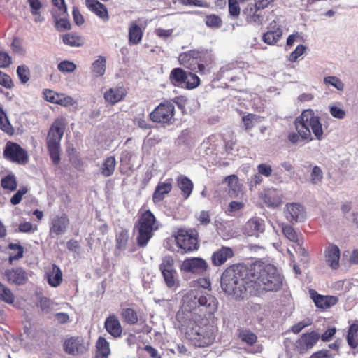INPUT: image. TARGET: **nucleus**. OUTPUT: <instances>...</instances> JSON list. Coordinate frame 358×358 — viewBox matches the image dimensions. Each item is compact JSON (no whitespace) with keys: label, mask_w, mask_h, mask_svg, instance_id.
Segmentation results:
<instances>
[{"label":"nucleus","mask_w":358,"mask_h":358,"mask_svg":"<svg viewBox=\"0 0 358 358\" xmlns=\"http://www.w3.org/2000/svg\"><path fill=\"white\" fill-rule=\"evenodd\" d=\"M1 187L10 191H15L17 187V182L15 176L13 173H9L5 177L1 178Z\"/></svg>","instance_id":"obj_42"},{"label":"nucleus","mask_w":358,"mask_h":358,"mask_svg":"<svg viewBox=\"0 0 358 358\" xmlns=\"http://www.w3.org/2000/svg\"><path fill=\"white\" fill-rule=\"evenodd\" d=\"M282 35V31H267L262 36L263 41L268 44L273 45L277 43Z\"/></svg>","instance_id":"obj_44"},{"label":"nucleus","mask_w":358,"mask_h":358,"mask_svg":"<svg viewBox=\"0 0 358 358\" xmlns=\"http://www.w3.org/2000/svg\"><path fill=\"white\" fill-rule=\"evenodd\" d=\"M323 178V172L318 166H313L310 173V182L314 185L319 184Z\"/></svg>","instance_id":"obj_52"},{"label":"nucleus","mask_w":358,"mask_h":358,"mask_svg":"<svg viewBox=\"0 0 358 358\" xmlns=\"http://www.w3.org/2000/svg\"><path fill=\"white\" fill-rule=\"evenodd\" d=\"M217 305L216 298L201 288L189 290L182 297V308L189 313L199 309L211 315L217 310Z\"/></svg>","instance_id":"obj_4"},{"label":"nucleus","mask_w":358,"mask_h":358,"mask_svg":"<svg viewBox=\"0 0 358 358\" xmlns=\"http://www.w3.org/2000/svg\"><path fill=\"white\" fill-rule=\"evenodd\" d=\"M228 185V194L231 197H240L243 194V185L240 183L236 175H231L225 178Z\"/></svg>","instance_id":"obj_24"},{"label":"nucleus","mask_w":358,"mask_h":358,"mask_svg":"<svg viewBox=\"0 0 358 358\" xmlns=\"http://www.w3.org/2000/svg\"><path fill=\"white\" fill-rule=\"evenodd\" d=\"M249 277L248 286L252 295H258L264 291H277L282 283L281 275L271 264L255 265L249 270Z\"/></svg>","instance_id":"obj_2"},{"label":"nucleus","mask_w":358,"mask_h":358,"mask_svg":"<svg viewBox=\"0 0 358 358\" xmlns=\"http://www.w3.org/2000/svg\"><path fill=\"white\" fill-rule=\"evenodd\" d=\"M5 276L8 281L15 285H23L28 280L27 273L21 268L7 270L5 272Z\"/></svg>","instance_id":"obj_25"},{"label":"nucleus","mask_w":358,"mask_h":358,"mask_svg":"<svg viewBox=\"0 0 358 358\" xmlns=\"http://www.w3.org/2000/svg\"><path fill=\"white\" fill-rule=\"evenodd\" d=\"M122 316L124 321L129 324H134L138 322V315L136 311L127 308L122 310Z\"/></svg>","instance_id":"obj_47"},{"label":"nucleus","mask_w":358,"mask_h":358,"mask_svg":"<svg viewBox=\"0 0 358 358\" xmlns=\"http://www.w3.org/2000/svg\"><path fill=\"white\" fill-rule=\"evenodd\" d=\"M196 219L202 225H207L210 222L209 213L206 210H201L195 215Z\"/></svg>","instance_id":"obj_61"},{"label":"nucleus","mask_w":358,"mask_h":358,"mask_svg":"<svg viewBox=\"0 0 358 358\" xmlns=\"http://www.w3.org/2000/svg\"><path fill=\"white\" fill-rule=\"evenodd\" d=\"M306 49V48L303 45H298L295 50L289 55V61L292 62H296L304 53Z\"/></svg>","instance_id":"obj_60"},{"label":"nucleus","mask_w":358,"mask_h":358,"mask_svg":"<svg viewBox=\"0 0 358 358\" xmlns=\"http://www.w3.org/2000/svg\"><path fill=\"white\" fill-rule=\"evenodd\" d=\"M116 166V160L113 156L108 157L103 161L100 167V173L104 177H109L114 173Z\"/></svg>","instance_id":"obj_35"},{"label":"nucleus","mask_w":358,"mask_h":358,"mask_svg":"<svg viewBox=\"0 0 358 358\" xmlns=\"http://www.w3.org/2000/svg\"><path fill=\"white\" fill-rule=\"evenodd\" d=\"M57 69L62 73H72L76 69V65L68 60L62 61L58 64Z\"/></svg>","instance_id":"obj_51"},{"label":"nucleus","mask_w":358,"mask_h":358,"mask_svg":"<svg viewBox=\"0 0 358 358\" xmlns=\"http://www.w3.org/2000/svg\"><path fill=\"white\" fill-rule=\"evenodd\" d=\"M243 231L248 236L259 237L265 231L264 220L257 217L250 218L245 223Z\"/></svg>","instance_id":"obj_16"},{"label":"nucleus","mask_w":358,"mask_h":358,"mask_svg":"<svg viewBox=\"0 0 358 358\" xmlns=\"http://www.w3.org/2000/svg\"><path fill=\"white\" fill-rule=\"evenodd\" d=\"M53 302L47 297H41L38 301V306L45 313H50L53 308Z\"/></svg>","instance_id":"obj_54"},{"label":"nucleus","mask_w":358,"mask_h":358,"mask_svg":"<svg viewBox=\"0 0 358 358\" xmlns=\"http://www.w3.org/2000/svg\"><path fill=\"white\" fill-rule=\"evenodd\" d=\"M64 348L66 353L77 355L87 352L88 348L83 338L71 337L64 341Z\"/></svg>","instance_id":"obj_15"},{"label":"nucleus","mask_w":358,"mask_h":358,"mask_svg":"<svg viewBox=\"0 0 358 358\" xmlns=\"http://www.w3.org/2000/svg\"><path fill=\"white\" fill-rule=\"evenodd\" d=\"M129 240V231L124 229H119L116 232V247L119 250H125Z\"/></svg>","instance_id":"obj_40"},{"label":"nucleus","mask_w":358,"mask_h":358,"mask_svg":"<svg viewBox=\"0 0 358 358\" xmlns=\"http://www.w3.org/2000/svg\"><path fill=\"white\" fill-rule=\"evenodd\" d=\"M172 189V179H166L164 182H159L157 185L152 195L154 203H158L164 199V196Z\"/></svg>","instance_id":"obj_27"},{"label":"nucleus","mask_w":358,"mask_h":358,"mask_svg":"<svg viewBox=\"0 0 358 358\" xmlns=\"http://www.w3.org/2000/svg\"><path fill=\"white\" fill-rule=\"evenodd\" d=\"M17 76L22 83H26L29 80L30 72L29 68L25 65H21L17 69Z\"/></svg>","instance_id":"obj_55"},{"label":"nucleus","mask_w":358,"mask_h":358,"mask_svg":"<svg viewBox=\"0 0 358 358\" xmlns=\"http://www.w3.org/2000/svg\"><path fill=\"white\" fill-rule=\"evenodd\" d=\"M211 59V55L207 50H192L180 54L178 61L184 67L192 71H203L205 66L201 62Z\"/></svg>","instance_id":"obj_8"},{"label":"nucleus","mask_w":358,"mask_h":358,"mask_svg":"<svg viewBox=\"0 0 358 358\" xmlns=\"http://www.w3.org/2000/svg\"><path fill=\"white\" fill-rule=\"evenodd\" d=\"M309 294L315 305L321 309L329 308L338 301V299L336 296L321 295L314 289H310Z\"/></svg>","instance_id":"obj_18"},{"label":"nucleus","mask_w":358,"mask_h":358,"mask_svg":"<svg viewBox=\"0 0 358 358\" xmlns=\"http://www.w3.org/2000/svg\"><path fill=\"white\" fill-rule=\"evenodd\" d=\"M243 15L250 24H261L264 21L262 11L257 9L252 3L248 4L243 10Z\"/></svg>","instance_id":"obj_21"},{"label":"nucleus","mask_w":358,"mask_h":358,"mask_svg":"<svg viewBox=\"0 0 358 358\" xmlns=\"http://www.w3.org/2000/svg\"><path fill=\"white\" fill-rule=\"evenodd\" d=\"M136 229L138 245L145 246L153 236V232L158 229L156 218L150 210H145L141 214Z\"/></svg>","instance_id":"obj_7"},{"label":"nucleus","mask_w":358,"mask_h":358,"mask_svg":"<svg viewBox=\"0 0 358 358\" xmlns=\"http://www.w3.org/2000/svg\"><path fill=\"white\" fill-rule=\"evenodd\" d=\"M177 318L180 323L181 331L194 346L204 348L213 343L215 331L206 320L194 318L192 314L182 317L180 313L177 315Z\"/></svg>","instance_id":"obj_1"},{"label":"nucleus","mask_w":358,"mask_h":358,"mask_svg":"<svg viewBox=\"0 0 358 358\" xmlns=\"http://www.w3.org/2000/svg\"><path fill=\"white\" fill-rule=\"evenodd\" d=\"M258 173L262 176H265L266 178L270 177L272 175L273 169L271 165L266 163H262L259 164L257 167Z\"/></svg>","instance_id":"obj_59"},{"label":"nucleus","mask_w":358,"mask_h":358,"mask_svg":"<svg viewBox=\"0 0 358 358\" xmlns=\"http://www.w3.org/2000/svg\"><path fill=\"white\" fill-rule=\"evenodd\" d=\"M62 41L65 45L71 47H80L83 44L82 38L73 33L64 34L62 37Z\"/></svg>","instance_id":"obj_41"},{"label":"nucleus","mask_w":358,"mask_h":358,"mask_svg":"<svg viewBox=\"0 0 358 358\" xmlns=\"http://www.w3.org/2000/svg\"><path fill=\"white\" fill-rule=\"evenodd\" d=\"M323 81L326 85H331L339 91H343L344 90V83L336 76H327L324 78Z\"/></svg>","instance_id":"obj_48"},{"label":"nucleus","mask_w":358,"mask_h":358,"mask_svg":"<svg viewBox=\"0 0 358 358\" xmlns=\"http://www.w3.org/2000/svg\"><path fill=\"white\" fill-rule=\"evenodd\" d=\"M59 98H58L56 104H59L64 106H73L76 102L71 96H66L64 94H59Z\"/></svg>","instance_id":"obj_63"},{"label":"nucleus","mask_w":358,"mask_h":358,"mask_svg":"<svg viewBox=\"0 0 358 358\" xmlns=\"http://www.w3.org/2000/svg\"><path fill=\"white\" fill-rule=\"evenodd\" d=\"M143 31L141 27L136 22H132L129 27V43L137 45L142 40Z\"/></svg>","instance_id":"obj_31"},{"label":"nucleus","mask_w":358,"mask_h":358,"mask_svg":"<svg viewBox=\"0 0 358 358\" xmlns=\"http://www.w3.org/2000/svg\"><path fill=\"white\" fill-rule=\"evenodd\" d=\"M106 69V59L103 56H99L98 58L92 63L91 71L95 77L102 76Z\"/></svg>","instance_id":"obj_37"},{"label":"nucleus","mask_w":358,"mask_h":358,"mask_svg":"<svg viewBox=\"0 0 358 358\" xmlns=\"http://www.w3.org/2000/svg\"><path fill=\"white\" fill-rule=\"evenodd\" d=\"M206 24L212 28H219L222 25V20L216 15H210L206 16L205 20Z\"/></svg>","instance_id":"obj_57"},{"label":"nucleus","mask_w":358,"mask_h":358,"mask_svg":"<svg viewBox=\"0 0 358 358\" xmlns=\"http://www.w3.org/2000/svg\"><path fill=\"white\" fill-rule=\"evenodd\" d=\"M295 127L303 140L312 141L311 131L317 140L323 138V130L319 117L313 110H305L295 120Z\"/></svg>","instance_id":"obj_5"},{"label":"nucleus","mask_w":358,"mask_h":358,"mask_svg":"<svg viewBox=\"0 0 358 358\" xmlns=\"http://www.w3.org/2000/svg\"><path fill=\"white\" fill-rule=\"evenodd\" d=\"M325 260L332 269L339 267L340 250L335 245H329L325 250Z\"/></svg>","instance_id":"obj_26"},{"label":"nucleus","mask_w":358,"mask_h":358,"mask_svg":"<svg viewBox=\"0 0 358 358\" xmlns=\"http://www.w3.org/2000/svg\"><path fill=\"white\" fill-rule=\"evenodd\" d=\"M174 260L170 256H166L162 259V262L159 266V269L162 273L168 272V271H176L174 268Z\"/></svg>","instance_id":"obj_49"},{"label":"nucleus","mask_w":358,"mask_h":358,"mask_svg":"<svg viewBox=\"0 0 358 358\" xmlns=\"http://www.w3.org/2000/svg\"><path fill=\"white\" fill-rule=\"evenodd\" d=\"M69 225V220L66 214L56 215L50 222V234L59 236L66 233Z\"/></svg>","instance_id":"obj_17"},{"label":"nucleus","mask_w":358,"mask_h":358,"mask_svg":"<svg viewBox=\"0 0 358 358\" xmlns=\"http://www.w3.org/2000/svg\"><path fill=\"white\" fill-rule=\"evenodd\" d=\"M320 334L315 331L306 333L296 341V348L301 353L313 348L320 339Z\"/></svg>","instance_id":"obj_19"},{"label":"nucleus","mask_w":358,"mask_h":358,"mask_svg":"<svg viewBox=\"0 0 358 358\" xmlns=\"http://www.w3.org/2000/svg\"><path fill=\"white\" fill-rule=\"evenodd\" d=\"M0 129L5 131L8 134H13V128L11 126L6 114L0 106Z\"/></svg>","instance_id":"obj_45"},{"label":"nucleus","mask_w":358,"mask_h":358,"mask_svg":"<svg viewBox=\"0 0 358 358\" xmlns=\"http://www.w3.org/2000/svg\"><path fill=\"white\" fill-rule=\"evenodd\" d=\"M249 280V271L241 265H234L222 273L221 287L226 294L240 297L244 292L250 293Z\"/></svg>","instance_id":"obj_3"},{"label":"nucleus","mask_w":358,"mask_h":358,"mask_svg":"<svg viewBox=\"0 0 358 358\" xmlns=\"http://www.w3.org/2000/svg\"><path fill=\"white\" fill-rule=\"evenodd\" d=\"M104 327L107 332L114 338L120 337L122 335V326L117 317L115 315H110L106 319Z\"/></svg>","instance_id":"obj_22"},{"label":"nucleus","mask_w":358,"mask_h":358,"mask_svg":"<svg viewBox=\"0 0 358 358\" xmlns=\"http://www.w3.org/2000/svg\"><path fill=\"white\" fill-rule=\"evenodd\" d=\"M165 283L169 288L174 287L176 285V271H168L165 273H162Z\"/></svg>","instance_id":"obj_56"},{"label":"nucleus","mask_w":358,"mask_h":358,"mask_svg":"<svg viewBox=\"0 0 358 358\" xmlns=\"http://www.w3.org/2000/svg\"><path fill=\"white\" fill-rule=\"evenodd\" d=\"M87 8L96 15L103 22L109 20V15L106 7L97 0H85Z\"/></svg>","instance_id":"obj_23"},{"label":"nucleus","mask_w":358,"mask_h":358,"mask_svg":"<svg viewBox=\"0 0 358 358\" xmlns=\"http://www.w3.org/2000/svg\"><path fill=\"white\" fill-rule=\"evenodd\" d=\"M284 213L286 219L290 222H302L306 217L305 208L299 203H287Z\"/></svg>","instance_id":"obj_13"},{"label":"nucleus","mask_w":358,"mask_h":358,"mask_svg":"<svg viewBox=\"0 0 358 358\" xmlns=\"http://www.w3.org/2000/svg\"><path fill=\"white\" fill-rule=\"evenodd\" d=\"M59 94L49 89H45L43 91V96L45 99L50 103H56L58 98H59Z\"/></svg>","instance_id":"obj_62"},{"label":"nucleus","mask_w":358,"mask_h":358,"mask_svg":"<svg viewBox=\"0 0 358 358\" xmlns=\"http://www.w3.org/2000/svg\"><path fill=\"white\" fill-rule=\"evenodd\" d=\"M187 73L181 68H174L170 73L169 80L174 86H182L185 84V78H187Z\"/></svg>","instance_id":"obj_33"},{"label":"nucleus","mask_w":358,"mask_h":358,"mask_svg":"<svg viewBox=\"0 0 358 358\" xmlns=\"http://www.w3.org/2000/svg\"><path fill=\"white\" fill-rule=\"evenodd\" d=\"M8 248L13 252L10 254L9 259L10 262L13 260H17L22 257L24 248L22 246L17 243H10Z\"/></svg>","instance_id":"obj_46"},{"label":"nucleus","mask_w":358,"mask_h":358,"mask_svg":"<svg viewBox=\"0 0 358 358\" xmlns=\"http://www.w3.org/2000/svg\"><path fill=\"white\" fill-rule=\"evenodd\" d=\"M52 17L57 29L59 31H64L71 29V25L69 20L66 17L59 18V13H57V10H52Z\"/></svg>","instance_id":"obj_38"},{"label":"nucleus","mask_w":358,"mask_h":358,"mask_svg":"<svg viewBox=\"0 0 358 358\" xmlns=\"http://www.w3.org/2000/svg\"><path fill=\"white\" fill-rule=\"evenodd\" d=\"M200 79L199 78L193 73H187V78H185V87L187 89H194L199 85Z\"/></svg>","instance_id":"obj_50"},{"label":"nucleus","mask_w":358,"mask_h":358,"mask_svg":"<svg viewBox=\"0 0 358 358\" xmlns=\"http://www.w3.org/2000/svg\"><path fill=\"white\" fill-rule=\"evenodd\" d=\"M3 155L7 159L19 164H24L28 159V155L26 150L15 143H7L4 148Z\"/></svg>","instance_id":"obj_11"},{"label":"nucleus","mask_w":358,"mask_h":358,"mask_svg":"<svg viewBox=\"0 0 358 358\" xmlns=\"http://www.w3.org/2000/svg\"><path fill=\"white\" fill-rule=\"evenodd\" d=\"M234 250L230 247L222 246L215 251L211 256L212 264L215 266L224 264L227 259L234 256Z\"/></svg>","instance_id":"obj_20"},{"label":"nucleus","mask_w":358,"mask_h":358,"mask_svg":"<svg viewBox=\"0 0 358 358\" xmlns=\"http://www.w3.org/2000/svg\"><path fill=\"white\" fill-rule=\"evenodd\" d=\"M48 284L52 287H58L62 281V273L56 264H53L51 271L47 273Z\"/></svg>","instance_id":"obj_32"},{"label":"nucleus","mask_w":358,"mask_h":358,"mask_svg":"<svg viewBox=\"0 0 358 358\" xmlns=\"http://www.w3.org/2000/svg\"><path fill=\"white\" fill-rule=\"evenodd\" d=\"M37 229V226L33 225L30 222H21L18 226L19 231L22 233L36 231Z\"/></svg>","instance_id":"obj_64"},{"label":"nucleus","mask_w":358,"mask_h":358,"mask_svg":"<svg viewBox=\"0 0 358 358\" xmlns=\"http://www.w3.org/2000/svg\"><path fill=\"white\" fill-rule=\"evenodd\" d=\"M177 245L188 252L198 249L197 232L195 230L186 231L180 230L175 237Z\"/></svg>","instance_id":"obj_9"},{"label":"nucleus","mask_w":358,"mask_h":358,"mask_svg":"<svg viewBox=\"0 0 358 358\" xmlns=\"http://www.w3.org/2000/svg\"><path fill=\"white\" fill-rule=\"evenodd\" d=\"M0 301L8 304H13L15 301V296L11 290L0 282Z\"/></svg>","instance_id":"obj_43"},{"label":"nucleus","mask_w":358,"mask_h":358,"mask_svg":"<svg viewBox=\"0 0 358 358\" xmlns=\"http://www.w3.org/2000/svg\"><path fill=\"white\" fill-rule=\"evenodd\" d=\"M347 341L348 345L356 348L358 346V324L354 323L349 327L347 334Z\"/></svg>","instance_id":"obj_39"},{"label":"nucleus","mask_w":358,"mask_h":358,"mask_svg":"<svg viewBox=\"0 0 358 358\" xmlns=\"http://www.w3.org/2000/svg\"><path fill=\"white\" fill-rule=\"evenodd\" d=\"M175 107L169 101L161 103L151 113L150 119L155 122L166 123L173 117Z\"/></svg>","instance_id":"obj_10"},{"label":"nucleus","mask_w":358,"mask_h":358,"mask_svg":"<svg viewBox=\"0 0 358 358\" xmlns=\"http://www.w3.org/2000/svg\"><path fill=\"white\" fill-rule=\"evenodd\" d=\"M280 227L285 236L290 241L297 243L299 247V250L301 251L303 255H305L306 252L301 247V243L299 238V235L295 231L294 229L289 224L284 223L281 224Z\"/></svg>","instance_id":"obj_29"},{"label":"nucleus","mask_w":358,"mask_h":358,"mask_svg":"<svg viewBox=\"0 0 358 358\" xmlns=\"http://www.w3.org/2000/svg\"><path fill=\"white\" fill-rule=\"evenodd\" d=\"M66 127V120L64 117L55 120L50 128L47 136V145L50 157L55 164L59 162L60 141Z\"/></svg>","instance_id":"obj_6"},{"label":"nucleus","mask_w":358,"mask_h":358,"mask_svg":"<svg viewBox=\"0 0 358 358\" xmlns=\"http://www.w3.org/2000/svg\"><path fill=\"white\" fill-rule=\"evenodd\" d=\"M97 358H108L110 354L109 343L103 337H99L96 341Z\"/></svg>","instance_id":"obj_36"},{"label":"nucleus","mask_w":358,"mask_h":358,"mask_svg":"<svg viewBox=\"0 0 358 358\" xmlns=\"http://www.w3.org/2000/svg\"><path fill=\"white\" fill-rule=\"evenodd\" d=\"M235 69V65L234 64H227L224 66H222L217 76H219V78H229L231 80H234V77L230 76V71Z\"/></svg>","instance_id":"obj_53"},{"label":"nucleus","mask_w":358,"mask_h":358,"mask_svg":"<svg viewBox=\"0 0 358 358\" xmlns=\"http://www.w3.org/2000/svg\"><path fill=\"white\" fill-rule=\"evenodd\" d=\"M28 192V188L27 187H21L17 192L11 197L10 203L13 205L19 204L22 199V196Z\"/></svg>","instance_id":"obj_58"},{"label":"nucleus","mask_w":358,"mask_h":358,"mask_svg":"<svg viewBox=\"0 0 358 358\" xmlns=\"http://www.w3.org/2000/svg\"><path fill=\"white\" fill-rule=\"evenodd\" d=\"M125 96L124 90L122 87L110 88L104 94L106 101L115 104L121 101Z\"/></svg>","instance_id":"obj_30"},{"label":"nucleus","mask_w":358,"mask_h":358,"mask_svg":"<svg viewBox=\"0 0 358 358\" xmlns=\"http://www.w3.org/2000/svg\"><path fill=\"white\" fill-rule=\"evenodd\" d=\"M180 268L185 272L201 275L207 270L208 264L201 257H191L182 262Z\"/></svg>","instance_id":"obj_12"},{"label":"nucleus","mask_w":358,"mask_h":358,"mask_svg":"<svg viewBox=\"0 0 358 358\" xmlns=\"http://www.w3.org/2000/svg\"><path fill=\"white\" fill-rule=\"evenodd\" d=\"M259 197L269 208L278 207L282 202V194L280 190L275 188H267L264 189Z\"/></svg>","instance_id":"obj_14"},{"label":"nucleus","mask_w":358,"mask_h":358,"mask_svg":"<svg viewBox=\"0 0 358 358\" xmlns=\"http://www.w3.org/2000/svg\"><path fill=\"white\" fill-rule=\"evenodd\" d=\"M238 337L243 343L249 346H252L257 341V336L248 329H239Z\"/></svg>","instance_id":"obj_34"},{"label":"nucleus","mask_w":358,"mask_h":358,"mask_svg":"<svg viewBox=\"0 0 358 358\" xmlns=\"http://www.w3.org/2000/svg\"><path fill=\"white\" fill-rule=\"evenodd\" d=\"M177 185L181 191L185 199H187L192 194L194 185L192 180L184 175H180L177 178Z\"/></svg>","instance_id":"obj_28"}]
</instances>
